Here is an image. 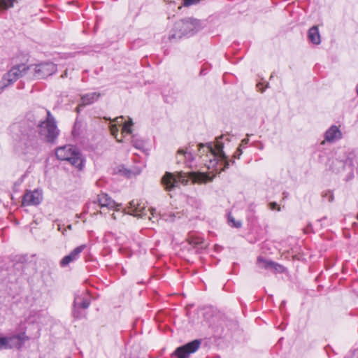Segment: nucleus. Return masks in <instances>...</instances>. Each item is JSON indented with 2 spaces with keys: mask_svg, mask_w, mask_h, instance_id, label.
Here are the masks:
<instances>
[{
  "mask_svg": "<svg viewBox=\"0 0 358 358\" xmlns=\"http://www.w3.org/2000/svg\"><path fill=\"white\" fill-rule=\"evenodd\" d=\"M223 136L216 138L215 147H213L212 143H208L206 144L200 143L199 145V154L201 159L202 163L208 169H215L218 165L219 161H222V164L224 163V168L222 169L223 171L228 169L229 166V162L227 160V156L225 155L223 148L224 145L222 142Z\"/></svg>",
  "mask_w": 358,
  "mask_h": 358,
  "instance_id": "nucleus-1",
  "label": "nucleus"
},
{
  "mask_svg": "<svg viewBox=\"0 0 358 358\" xmlns=\"http://www.w3.org/2000/svg\"><path fill=\"white\" fill-rule=\"evenodd\" d=\"M357 219H358V215H357Z\"/></svg>",
  "mask_w": 358,
  "mask_h": 358,
  "instance_id": "nucleus-49",
  "label": "nucleus"
},
{
  "mask_svg": "<svg viewBox=\"0 0 358 358\" xmlns=\"http://www.w3.org/2000/svg\"><path fill=\"white\" fill-rule=\"evenodd\" d=\"M145 209L143 206H141L137 201H131L129 202V213L134 216L143 217L145 215Z\"/></svg>",
  "mask_w": 358,
  "mask_h": 358,
  "instance_id": "nucleus-14",
  "label": "nucleus"
},
{
  "mask_svg": "<svg viewBox=\"0 0 358 358\" xmlns=\"http://www.w3.org/2000/svg\"><path fill=\"white\" fill-rule=\"evenodd\" d=\"M117 141L118 142H122V141L119 140V139H117Z\"/></svg>",
  "mask_w": 358,
  "mask_h": 358,
  "instance_id": "nucleus-48",
  "label": "nucleus"
},
{
  "mask_svg": "<svg viewBox=\"0 0 358 358\" xmlns=\"http://www.w3.org/2000/svg\"><path fill=\"white\" fill-rule=\"evenodd\" d=\"M34 66H35L34 67V71H35L34 76L36 77H38L40 73L42 71V70L43 69V65L40 64H36V65H34Z\"/></svg>",
  "mask_w": 358,
  "mask_h": 358,
  "instance_id": "nucleus-30",
  "label": "nucleus"
},
{
  "mask_svg": "<svg viewBox=\"0 0 358 358\" xmlns=\"http://www.w3.org/2000/svg\"><path fill=\"white\" fill-rule=\"evenodd\" d=\"M308 38L314 44L318 45L320 43V36L318 28L316 26H314L309 29Z\"/></svg>",
  "mask_w": 358,
  "mask_h": 358,
  "instance_id": "nucleus-18",
  "label": "nucleus"
},
{
  "mask_svg": "<svg viewBox=\"0 0 358 358\" xmlns=\"http://www.w3.org/2000/svg\"><path fill=\"white\" fill-rule=\"evenodd\" d=\"M16 78L14 75L12 73L10 70H9L7 73H6L1 80V88L4 89L9 85L13 84L16 81Z\"/></svg>",
  "mask_w": 358,
  "mask_h": 358,
  "instance_id": "nucleus-16",
  "label": "nucleus"
},
{
  "mask_svg": "<svg viewBox=\"0 0 358 358\" xmlns=\"http://www.w3.org/2000/svg\"><path fill=\"white\" fill-rule=\"evenodd\" d=\"M85 247V245H81L73 249L69 255L64 257L60 261L61 266L65 267L70 263L77 260L80 256V254L84 250Z\"/></svg>",
  "mask_w": 358,
  "mask_h": 358,
  "instance_id": "nucleus-11",
  "label": "nucleus"
},
{
  "mask_svg": "<svg viewBox=\"0 0 358 358\" xmlns=\"http://www.w3.org/2000/svg\"><path fill=\"white\" fill-rule=\"evenodd\" d=\"M34 131V135L30 136L29 135L22 134V136L20 138V143L24 145L25 147L34 146V145H30V140L32 139L34 135H37L36 133L34 132V129H31V131Z\"/></svg>",
  "mask_w": 358,
  "mask_h": 358,
  "instance_id": "nucleus-21",
  "label": "nucleus"
},
{
  "mask_svg": "<svg viewBox=\"0 0 358 358\" xmlns=\"http://www.w3.org/2000/svg\"><path fill=\"white\" fill-rule=\"evenodd\" d=\"M189 177L186 173L178 172L177 174L166 172L162 178V184L166 191H172L180 185H187Z\"/></svg>",
  "mask_w": 358,
  "mask_h": 358,
  "instance_id": "nucleus-4",
  "label": "nucleus"
},
{
  "mask_svg": "<svg viewBox=\"0 0 358 358\" xmlns=\"http://www.w3.org/2000/svg\"><path fill=\"white\" fill-rule=\"evenodd\" d=\"M188 242L189 245H192L194 248H197L199 245L203 244V239L199 237L190 236L188 238Z\"/></svg>",
  "mask_w": 358,
  "mask_h": 358,
  "instance_id": "nucleus-22",
  "label": "nucleus"
},
{
  "mask_svg": "<svg viewBox=\"0 0 358 358\" xmlns=\"http://www.w3.org/2000/svg\"><path fill=\"white\" fill-rule=\"evenodd\" d=\"M29 338L24 332L10 336L0 337V350L3 349H20Z\"/></svg>",
  "mask_w": 358,
  "mask_h": 358,
  "instance_id": "nucleus-5",
  "label": "nucleus"
},
{
  "mask_svg": "<svg viewBox=\"0 0 358 358\" xmlns=\"http://www.w3.org/2000/svg\"><path fill=\"white\" fill-rule=\"evenodd\" d=\"M166 2H170V3H177V0H165Z\"/></svg>",
  "mask_w": 358,
  "mask_h": 358,
  "instance_id": "nucleus-41",
  "label": "nucleus"
},
{
  "mask_svg": "<svg viewBox=\"0 0 358 358\" xmlns=\"http://www.w3.org/2000/svg\"><path fill=\"white\" fill-rule=\"evenodd\" d=\"M133 125L132 120L130 119L129 121L124 122L122 127V131L127 132V134L131 133V126Z\"/></svg>",
  "mask_w": 358,
  "mask_h": 358,
  "instance_id": "nucleus-28",
  "label": "nucleus"
},
{
  "mask_svg": "<svg viewBox=\"0 0 358 358\" xmlns=\"http://www.w3.org/2000/svg\"><path fill=\"white\" fill-rule=\"evenodd\" d=\"M357 94H358V84H357Z\"/></svg>",
  "mask_w": 358,
  "mask_h": 358,
  "instance_id": "nucleus-47",
  "label": "nucleus"
},
{
  "mask_svg": "<svg viewBox=\"0 0 358 358\" xmlns=\"http://www.w3.org/2000/svg\"><path fill=\"white\" fill-rule=\"evenodd\" d=\"M257 264L260 268L271 270L272 265H273V262L264 259L262 257H259L257 260Z\"/></svg>",
  "mask_w": 358,
  "mask_h": 358,
  "instance_id": "nucleus-20",
  "label": "nucleus"
},
{
  "mask_svg": "<svg viewBox=\"0 0 358 358\" xmlns=\"http://www.w3.org/2000/svg\"><path fill=\"white\" fill-rule=\"evenodd\" d=\"M132 144L134 147H136V148H140L142 145H143V143L141 141H134V140H132Z\"/></svg>",
  "mask_w": 358,
  "mask_h": 358,
  "instance_id": "nucleus-34",
  "label": "nucleus"
},
{
  "mask_svg": "<svg viewBox=\"0 0 358 358\" xmlns=\"http://www.w3.org/2000/svg\"><path fill=\"white\" fill-rule=\"evenodd\" d=\"M44 124L45 120L43 118L34 120L33 129L35 133H38V135H34V138L30 140V145H36L38 143V141L42 142L44 141Z\"/></svg>",
  "mask_w": 358,
  "mask_h": 358,
  "instance_id": "nucleus-10",
  "label": "nucleus"
},
{
  "mask_svg": "<svg viewBox=\"0 0 358 358\" xmlns=\"http://www.w3.org/2000/svg\"><path fill=\"white\" fill-rule=\"evenodd\" d=\"M112 217H113V219H115V220L116 219V217H115L114 213L112 214Z\"/></svg>",
  "mask_w": 358,
  "mask_h": 358,
  "instance_id": "nucleus-45",
  "label": "nucleus"
},
{
  "mask_svg": "<svg viewBox=\"0 0 358 358\" xmlns=\"http://www.w3.org/2000/svg\"><path fill=\"white\" fill-rule=\"evenodd\" d=\"M57 71V65L52 62H46V75L51 76Z\"/></svg>",
  "mask_w": 358,
  "mask_h": 358,
  "instance_id": "nucleus-25",
  "label": "nucleus"
},
{
  "mask_svg": "<svg viewBox=\"0 0 358 358\" xmlns=\"http://www.w3.org/2000/svg\"><path fill=\"white\" fill-rule=\"evenodd\" d=\"M200 0H182V5L184 6H189L191 5L197 3Z\"/></svg>",
  "mask_w": 358,
  "mask_h": 358,
  "instance_id": "nucleus-31",
  "label": "nucleus"
},
{
  "mask_svg": "<svg viewBox=\"0 0 358 358\" xmlns=\"http://www.w3.org/2000/svg\"><path fill=\"white\" fill-rule=\"evenodd\" d=\"M178 153L184 155L185 158L189 160V162H192L194 159V156L191 152L185 151L183 150H179L178 151Z\"/></svg>",
  "mask_w": 358,
  "mask_h": 358,
  "instance_id": "nucleus-27",
  "label": "nucleus"
},
{
  "mask_svg": "<svg viewBox=\"0 0 358 358\" xmlns=\"http://www.w3.org/2000/svg\"><path fill=\"white\" fill-rule=\"evenodd\" d=\"M38 223L36 221L33 222L30 225V231L36 237H39L43 234V229H41V234L38 233Z\"/></svg>",
  "mask_w": 358,
  "mask_h": 358,
  "instance_id": "nucleus-23",
  "label": "nucleus"
},
{
  "mask_svg": "<svg viewBox=\"0 0 358 358\" xmlns=\"http://www.w3.org/2000/svg\"><path fill=\"white\" fill-rule=\"evenodd\" d=\"M43 193L37 189L34 191H28L23 196V206H35L39 204L43 200Z\"/></svg>",
  "mask_w": 358,
  "mask_h": 358,
  "instance_id": "nucleus-9",
  "label": "nucleus"
},
{
  "mask_svg": "<svg viewBox=\"0 0 358 358\" xmlns=\"http://www.w3.org/2000/svg\"><path fill=\"white\" fill-rule=\"evenodd\" d=\"M100 96V93L98 92H92L83 95L81 96V103L77 108L78 110L80 106H85L93 103L99 99Z\"/></svg>",
  "mask_w": 358,
  "mask_h": 358,
  "instance_id": "nucleus-13",
  "label": "nucleus"
},
{
  "mask_svg": "<svg viewBox=\"0 0 358 358\" xmlns=\"http://www.w3.org/2000/svg\"><path fill=\"white\" fill-rule=\"evenodd\" d=\"M228 222H229V224L231 227H236V228H240L241 227V225H242V223H241V221H236L234 217H232L231 215H229Z\"/></svg>",
  "mask_w": 358,
  "mask_h": 358,
  "instance_id": "nucleus-26",
  "label": "nucleus"
},
{
  "mask_svg": "<svg viewBox=\"0 0 358 358\" xmlns=\"http://www.w3.org/2000/svg\"><path fill=\"white\" fill-rule=\"evenodd\" d=\"M271 270L282 273L285 271V268L282 265L273 262V265H272Z\"/></svg>",
  "mask_w": 358,
  "mask_h": 358,
  "instance_id": "nucleus-29",
  "label": "nucleus"
},
{
  "mask_svg": "<svg viewBox=\"0 0 358 358\" xmlns=\"http://www.w3.org/2000/svg\"><path fill=\"white\" fill-rule=\"evenodd\" d=\"M232 164H234L235 163V161L234 160H231L230 161Z\"/></svg>",
  "mask_w": 358,
  "mask_h": 358,
  "instance_id": "nucleus-46",
  "label": "nucleus"
},
{
  "mask_svg": "<svg viewBox=\"0 0 358 358\" xmlns=\"http://www.w3.org/2000/svg\"><path fill=\"white\" fill-rule=\"evenodd\" d=\"M59 133L55 118L49 111H46V141L55 143Z\"/></svg>",
  "mask_w": 358,
  "mask_h": 358,
  "instance_id": "nucleus-7",
  "label": "nucleus"
},
{
  "mask_svg": "<svg viewBox=\"0 0 358 358\" xmlns=\"http://www.w3.org/2000/svg\"><path fill=\"white\" fill-rule=\"evenodd\" d=\"M90 302L81 296H76L73 301V315L75 318H81V315L76 313V308L86 309L89 307Z\"/></svg>",
  "mask_w": 358,
  "mask_h": 358,
  "instance_id": "nucleus-12",
  "label": "nucleus"
},
{
  "mask_svg": "<svg viewBox=\"0 0 358 358\" xmlns=\"http://www.w3.org/2000/svg\"><path fill=\"white\" fill-rule=\"evenodd\" d=\"M96 206L100 208H115L117 205L108 194L101 193L97 196L96 200L87 203L85 212L89 213L90 209L94 208Z\"/></svg>",
  "mask_w": 358,
  "mask_h": 358,
  "instance_id": "nucleus-6",
  "label": "nucleus"
},
{
  "mask_svg": "<svg viewBox=\"0 0 358 358\" xmlns=\"http://www.w3.org/2000/svg\"><path fill=\"white\" fill-rule=\"evenodd\" d=\"M278 204L275 202H271L269 203V206L271 210H275Z\"/></svg>",
  "mask_w": 358,
  "mask_h": 358,
  "instance_id": "nucleus-38",
  "label": "nucleus"
},
{
  "mask_svg": "<svg viewBox=\"0 0 358 358\" xmlns=\"http://www.w3.org/2000/svg\"><path fill=\"white\" fill-rule=\"evenodd\" d=\"M150 210V214L152 215V216L153 217H155V215H157V212H156V210H155V209H153V208H151Z\"/></svg>",
  "mask_w": 358,
  "mask_h": 358,
  "instance_id": "nucleus-39",
  "label": "nucleus"
},
{
  "mask_svg": "<svg viewBox=\"0 0 358 358\" xmlns=\"http://www.w3.org/2000/svg\"><path fill=\"white\" fill-rule=\"evenodd\" d=\"M16 0H0V8L1 9H8L13 6L14 2Z\"/></svg>",
  "mask_w": 358,
  "mask_h": 358,
  "instance_id": "nucleus-24",
  "label": "nucleus"
},
{
  "mask_svg": "<svg viewBox=\"0 0 358 358\" xmlns=\"http://www.w3.org/2000/svg\"><path fill=\"white\" fill-rule=\"evenodd\" d=\"M249 142V139L248 138H244L241 141V143L239 146V148H241L242 146H245Z\"/></svg>",
  "mask_w": 358,
  "mask_h": 358,
  "instance_id": "nucleus-36",
  "label": "nucleus"
},
{
  "mask_svg": "<svg viewBox=\"0 0 358 358\" xmlns=\"http://www.w3.org/2000/svg\"><path fill=\"white\" fill-rule=\"evenodd\" d=\"M261 85H262V84H261V83H258V84L257 85V87L259 88V90H261L262 92H263V91H264V90H261V88H260V86H261Z\"/></svg>",
  "mask_w": 358,
  "mask_h": 358,
  "instance_id": "nucleus-44",
  "label": "nucleus"
},
{
  "mask_svg": "<svg viewBox=\"0 0 358 358\" xmlns=\"http://www.w3.org/2000/svg\"><path fill=\"white\" fill-rule=\"evenodd\" d=\"M322 196L327 197V199L329 202H331L334 200V195L330 191H328L325 194H323Z\"/></svg>",
  "mask_w": 358,
  "mask_h": 358,
  "instance_id": "nucleus-32",
  "label": "nucleus"
},
{
  "mask_svg": "<svg viewBox=\"0 0 358 358\" xmlns=\"http://www.w3.org/2000/svg\"><path fill=\"white\" fill-rule=\"evenodd\" d=\"M341 164V168H344L345 166L348 163V159H346L345 161L341 160L338 162Z\"/></svg>",
  "mask_w": 358,
  "mask_h": 358,
  "instance_id": "nucleus-37",
  "label": "nucleus"
},
{
  "mask_svg": "<svg viewBox=\"0 0 358 358\" xmlns=\"http://www.w3.org/2000/svg\"><path fill=\"white\" fill-rule=\"evenodd\" d=\"M242 149L241 148H238L236 150V152L234 155V157L236 159H239L240 156L242 155Z\"/></svg>",
  "mask_w": 358,
  "mask_h": 358,
  "instance_id": "nucleus-35",
  "label": "nucleus"
},
{
  "mask_svg": "<svg viewBox=\"0 0 358 358\" xmlns=\"http://www.w3.org/2000/svg\"><path fill=\"white\" fill-rule=\"evenodd\" d=\"M341 132L336 126H331L325 133V140L327 141H332L340 138Z\"/></svg>",
  "mask_w": 358,
  "mask_h": 358,
  "instance_id": "nucleus-17",
  "label": "nucleus"
},
{
  "mask_svg": "<svg viewBox=\"0 0 358 358\" xmlns=\"http://www.w3.org/2000/svg\"><path fill=\"white\" fill-rule=\"evenodd\" d=\"M80 308H76V313L78 315H81V317L84 316V315L79 310Z\"/></svg>",
  "mask_w": 358,
  "mask_h": 358,
  "instance_id": "nucleus-40",
  "label": "nucleus"
},
{
  "mask_svg": "<svg viewBox=\"0 0 358 358\" xmlns=\"http://www.w3.org/2000/svg\"><path fill=\"white\" fill-rule=\"evenodd\" d=\"M55 155L59 160L67 161L78 171L85 167V159L80 150L75 145H65L55 150Z\"/></svg>",
  "mask_w": 358,
  "mask_h": 358,
  "instance_id": "nucleus-2",
  "label": "nucleus"
},
{
  "mask_svg": "<svg viewBox=\"0 0 358 358\" xmlns=\"http://www.w3.org/2000/svg\"><path fill=\"white\" fill-rule=\"evenodd\" d=\"M169 217H170V218H169V219H168V218H167V219H166V220H171V221H173V217H174V215H169Z\"/></svg>",
  "mask_w": 358,
  "mask_h": 358,
  "instance_id": "nucleus-43",
  "label": "nucleus"
},
{
  "mask_svg": "<svg viewBox=\"0 0 358 358\" xmlns=\"http://www.w3.org/2000/svg\"><path fill=\"white\" fill-rule=\"evenodd\" d=\"M122 118H123V117H122V116H121V117H117V118L115 119V122H117V123H120V121H119V120H120H120H122Z\"/></svg>",
  "mask_w": 358,
  "mask_h": 358,
  "instance_id": "nucleus-42",
  "label": "nucleus"
},
{
  "mask_svg": "<svg viewBox=\"0 0 358 358\" xmlns=\"http://www.w3.org/2000/svg\"><path fill=\"white\" fill-rule=\"evenodd\" d=\"M110 132L111 134L116 138L118 132V129L116 125L114 124L110 127Z\"/></svg>",
  "mask_w": 358,
  "mask_h": 358,
  "instance_id": "nucleus-33",
  "label": "nucleus"
},
{
  "mask_svg": "<svg viewBox=\"0 0 358 358\" xmlns=\"http://www.w3.org/2000/svg\"><path fill=\"white\" fill-rule=\"evenodd\" d=\"M200 345V340H194L178 348L174 354L178 358H189V355L195 352L199 349Z\"/></svg>",
  "mask_w": 358,
  "mask_h": 358,
  "instance_id": "nucleus-8",
  "label": "nucleus"
},
{
  "mask_svg": "<svg viewBox=\"0 0 358 358\" xmlns=\"http://www.w3.org/2000/svg\"><path fill=\"white\" fill-rule=\"evenodd\" d=\"M201 27L200 21L192 17L182 19L175 23L169 38L171 41L193 35L201 29Z\"/></svg>",
  "mask_w": 358,
  "mask_h": 358,
  "instance_id": "nucleus-3",
  "label": "nucleus"
},
{
  "mask_svg": "<svg viewBox=\"0 0 358 358\" xmlns=\"http://www.w3.org/2000/svg\"><path fill=\"white\" fill-rule=\"evenodd\" d=\"M33 65L27 66L24 64H20L13 66L10 70L17 80L26 74L27 71Z\"/></svg>",
  "mask_w": 358,
  "mask_h": 358,
  "instance_id": "nucleus-15",
  "label": "nucleus"
},
{
  "mask_svg": "<svg viewBox=\"0 0 358 358\" xmlns=\"http://www.w3.org/2000/svg\"><path fill=\"white\" fill-rule=\"evenodd\" d=\"M191 178L194 182L199 183H205L212 180V178L208 175L203 173H194L192 174Z\"/></svg>",
  "mask_w": 358,
  "mask_h": 358,
  "instance_id": "nucleus-19",
  "label": "nucleus"
}]
</instances>
